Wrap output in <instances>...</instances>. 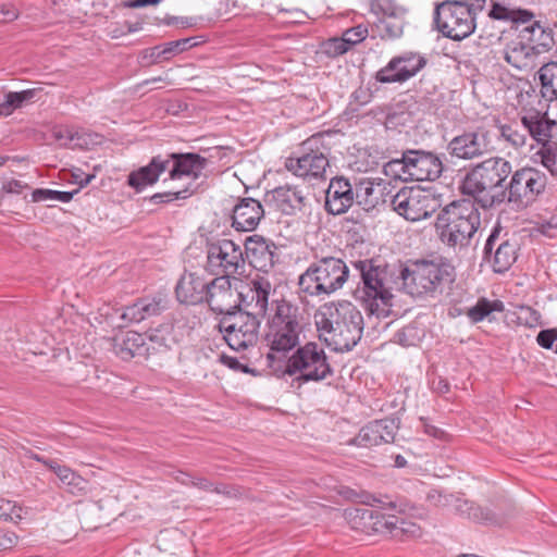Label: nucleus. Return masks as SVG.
Here are the masks:
<instances>
[{"label":"nucleus","mask_w":557,"mask_h":557,"mask_svg":"<svg viewBox=\"0 0 557 557\" xmlns=\"http://www.w3.org/2000/svg\"><path fill=\"white\" fill-rule=\"evenodd\" d=\"M314 323L319 338L334 351H349L360 341L363 317L350 301L326 302L315 311Z\"/></svg>","instance_id":"nucleus-1"},{"label":"nucleus","mask_w":557,"mask_h":557,"mask_svg":"<svg viewBox=\"0 0 557 557\" xmlns=\"http://www.w3.org/2000/svg\"><path fill=\"white\" fill-rule=\"evenodd\" d=\"M273 315L268 321L264 342L269 351L265 356L268 366L274 371L281 370L282 361L299 345L302 331L299 308L281 299L275 302Z\"/></svg>","instance_id":"nucleus-2"},{"label":"nucleus","mask_w":557,"mask_h":557,"mask_svg":"<svg viewBox=\"0 0 557 557\" xmlns=\"http://www.w3.org/2000/svg\"><path fill=\"white\" fill-rule=\"evenodd\" d=\"M349 277L347 264L339 258L324 257L317 260L298 277L300 299L323 300L344 287Z\"/></svg>","instance_id":"nucleus-3"},{"label":"nucleus","mask_w":557,"mask_h":557,"mask_svg":"<svg viewBox=\"0 0 557 557\" xmlns=\"http://www.w3.org/2000/svg\"><path fill=\"white\" fill-rule=\"evenodd\" d=\"M404 290L413 296H434L455 278V268L445 258L421 259L409 262L401 271Z\"/></svg>","instance_id":"nucleus-4"},{"label":"nucleus","mask_w":557,"mask_h":557,"mask_svg":"<svg viewBox=\"0 0 557 557\" xmlns=\"http://www.w3.org/2000/svg\"><path fill=\"white\" fill-rule=\"evenodd\" d=\"M359 272L361 283L357 288V297L366 311L376 318L391 314L393 295L387 281L386 268L374 264L373 260L364 259L354 263Z\"/></svg>","instance_id":"nucleus-5"},{"label":"nucleus","mask_w":557,"mask_h":557,"mask_svg":"<svg viewBox=\"0 0 557 557\" xmlns=\"http://www.w3.org/2000/svg\"><path fill=\"white\" fill-rule=\"evenodd\" d=\"M435 226L444 244L465 246L480 226V213L470 199L454 201L437 215Z\"/></svg>","instance_id":"nucleus-6"},{"label":"nucleus","mask_w":557,"mask_h":557,"mask_svg":"<svg viewBox=\"0 0 557 557\" xmlns=\"http://www.w3.org/2000/svg\"><path fill=\"white\" fill-rule=\"evenodd\" d=\"M284 374L294 376L298 382H320L333 375V369L325 351L313 342L298 347L284 361Z\"/></svg>","instance_id":"nucleus-7"},{"label":"nucleus","mask_w":557,"mask_h":557,"mask_svg":"<svg viewBox=\"0 0 557 557\" xmlns=\"http://www.w3.org/2000/svg\"><path fill=\"white\" fill-rule=\"evenodd\" d=\"M394 210L407 221L430 218L441 207V194L433 187L412 185L401 188L392 200Z\"/></svg>","instance_id":"nucleus-8"},{"label":"nucleus","mask_w":557,"mask_h":557,"mask_svg":"<svg viewBox=\"0 0 557 557\" xmlns=\"http://www.w3.org/2000/svg\"><path fill=\"white\" fill-rule=\"evenodd\" d=\"M472 8L466 1H445L434 13L437 29L453 40H462L475 29Z\"/></svg>","instance_id":"nucleus-9"},{"label":"nucleus","mask_w":557,"mask_h":557,"mask_svg":"<svg viewBox=\"0 0 557 557\" xmlns=\"http://www.w3.org/2000/svg\"><path fill=\"white\" fill-rule=\"evenodd\" d=\"M260 320L250 312L234 311L224 315L220 323V332L234 350L246 349L258 338Z\"/></svg>","instance_id":"nucleus-10"},{"label":"nucleus","mask_w":557,"mask_h":557,"mask_svg":"<svg viewBox=\"0 0 557 557\" xmlns=\"http://www.w3.org/2000/svg\"><path fill=\"white\" fill-rule=\"evenodd\" d=\"M208 265L211 271L224 277L242 275L245 272L246 259L240 245L231 239L211 243L207 251Z\"/></svg>","instance_id":"nucleus-11"},{"label":"nucleus","mask_w":557,"mask_h":557,"mask_svg":"<svg viewBox=\"0 0 557 557\" xmlns=\"http://www.w3.org/2000/svg\"><path fill=\"white\" fill-rule=\"evenodd\" d=\"M321 134H317L305 140L296 157H289L285 161V169L293 174H325L330 166V160L325 147L321 148Z\"/></svg>","instance_id":"nucleus-12"},{"label":"nucleus","mask_w":557,"mask_h":557,"mask_svg":"<svg viewBox=\"0 0 557 557\" xmlns=\"http://www.w3.org/2000/svg\"><path fill=\"white\" fill-rule=\"evenodd\" d=\"M507 176H465L460 184L463 195L471 196L482 208H490L496 202H502L506 195L503 185Z\"/></svg>","instance_id":"nucleus-13"},{"label":"nucleus","mask_w":557,"mask_h":557,"mask_svg":"<svg viewBox=\"0 0 557 557\" xmlns=\"http://www.w3.org/2000/svg\"><path fill=\"white\" fill-rule=\"evenodd\" d=\"M426 64L424 57L407 52L398 57H394L386 66L381 69L375 78L380 83H403L414 76Z\"/></svg>","instance_id":"nucleus-14"},{"label":"nucleus","mask_w":557,"mask_h":557,"mask_svg":"<svg viewBox=\"0 0 557 557\" xmlns=\"http://www.w3.org/2000/svg\"><path fill=\"white\" fill-rule=\"evenodd\" d=\"M52 136L61 147L78 150H92L104 141L103 135L81 127H55Z\"/></svg>","instance_id":"nucleus-15"},{"label":"nucleus","mask_w":557,"mask_h":557,"mask_svg":"<svg viewBox=\"0 0 557 557\" xmlns=\"http://www.w3.org/2000/svg\"><path fill=\"white\" fill-rule=\"evenodd\" d=\"M273 287L269 278L257 275L246 286V290L238 293L242 304L255 317H264L268 311L269 298Z\"/></svg>","instance_id":"nucleus-16"},{"label":"nucleus","mask_w":557,"mask_h":557,"mask_svg":"<svg viewBox=\"0 0 557 557\" xmlns=\"http://www.w3.org/2000/svg\"><path fill=\"white\" fill-rule=\"evenodd\" d=\"M276 245L260 235H251L245 240V255L250 265L258 271L268 272L275 263Z\"/></svg>","instance_id":"nucleus-17"},{"label":"nucleus","mask_w":557,"mask_h":557,"mask_svg":"<svg viewBox=\"0 0 557 557\" xmlns=\"http://www.w3.org/2000/svg\"><path fill=\"white\" fill-rule=\"evenodd\" d=\"M355 193L351 183L345 176H333L325 193V210L339 215L354 203Z\"/></svg>","instance_id":"nucleus-18"},{"label":"nucleus","mask_w":557,"mask_h":557,"mask_svg":"<svg viewBox=\"0 0 557 557\" xmlns=\"http://www.w3.org/2000/svg\"><path fill=\"white\" fill-rule=\"evenodd\" d=\"M238 294L231 288L228 277L220 276L208 283L205 300L211 310L224 315L232 313L231 309L235 307Z\"/></svg>","instance_id":"nucleus-19"},{"label":"nucleus","mask_w":557,"mask_h":557,"mask_svg":"<svg viewBox=\"0 0 557 557\" xmlns=\"http://www.w3.org/2000/svg\"><path fill=\"white\" fill-rule=\"evenodd\" d=\"M264 215L262 205L253 198H243L235 205L232 214V226L236 231L251 232Z\"/></svg>","instance_id":"nucleus-20"},{"label":"nucleus","mask_w":557,"mask_h":557,"mask_svg":"<svg viewBox=\"0 0 557 557\" xmlns=\"http://www.w3.org/2000/svg\"><path fill=\"white\" fill-rule=\"evenodd\" d=\"M395 437L393 421L376 420L363 426L354 438V444L359 447L370 448L383 443H391Z\"/></svg>","instance_id":"nucleus-21"},{"label":"nucleus","mask_w":557,"mask_h":557,"mask_svg":"<svg viewBox=\"0 0 557 557\" xmlns=\"http://www.w3.org/2000/svg\"><path fill=\"white\" fill-rule=\"evenodd\" d=\"M428 499L437 507H451L457 512L466 515L473 520H488L490 511L475 507L468 500L455 497L450 494H443L441 491L432 490L428 494Z\"/></svg>","instance_id":"nucleus-22"},{"label":"nucleus","mask_w":557,"mask_h":557,"mask_svg":"<svg viewBox=\"0 0 557 557\" xmlns=\"http://www.w3.org/2000/svg\"><path fill=\"white\" fill-rule=\"evenodd\" d=\"M208 282L197 272H185L176 284V299L196 305L205 300Z\"/></svg>","instance_id":"nucleus-23"},{"label":"nucleus","mask_w":557,"mask_h":557,"mask_svg":"<svg viewBox=\"0 0 557 557\" xmlns=\"http://www.w3.org/2000/svg\"><path fill=\"white\" fill-rule=\"evenodd\" d=\"M519 38H522L539 55L548 52L555 46V33L542 25L539 21L532 22L529 26L519 29Z\"/></svg>","instance_id":"nucleus-24"},{"label":"nucleus","mask_w":557,"mask_h":557,"mask_svg":"<svg viewBox=\"0 0 557 557\" xmlns=\"http://www.w3.org/2000/svg\"><path fill=\"white\" fill-rule=\"evenodd\" d=\"M504 58L507 63L518 70L532 69L537 54L522 38L511 40L504 50Z\"/></svg>","instance_id":"nucleus-25"},{"label":"nucleus","mask_w":557,"mask_h":557,"mask_svg":"<svg viewBox=\"0 0 557 557\" xmlns=\"http://www.w3.org/2000/svg\"><path fill=\"white\" fill-rule=\"evenodd\" d=\"M304 193L292 186H281L271 191V200L277 210L290 215L300 210L304 205Z\"/></svg>","instance_id":"nucleus-26"},{"label":"nucleus","mask_w":557,"mask_h":557,"mask_svg":"<svg viewBox=\"0 0 557 557\" xmlns=\"http://www.w3.org/2000/svg\"><path fill=\"white\" fill-rule=\"evenodd\" d=\"M384 190L385 186L382 184L381 178L367 177L359 182L354 193L360 205L367 208H374L384 201Z\"/></svg>","instance_id":"nucleus-27"},{"label":"nucleus","mask_w":557,"mask_h":557,"mask_svg":"<svg viewBox=\"0 0 557 557\" xmlns=\"http://www.w3.org/2000/svg\"><path fill=\"white\" fill-rule=\"evenodd\" d=\"M49 469L58 476L66 491L73 495H85L88 492V481L70 467L59 462H49Z\"/></svg>","instance_id":"nucleus-28"},{"label":"nucleus","mask_w":557,"mask_h":557,"mask_svg":"<svg viewBox=\"0 0 557 557\" xmlns=\"http://www.w3.org/2000/svg\"><path fill=\"white\" fill-rule=\"evenodd\" d=\"M522 124L524 131L537 143L543 144V147L550 145L552 132L557 128V123L545 116H523Z\"/></svg>","instance_id":"nucleus-29"},{"label":"nucleus","mask_w":557,"mask_h":557,"mask_svg":"<svg viewBox=\"0 0 557 557\" xmlns=\"http://www.w3.org/2000/svg\"><path fill=\"white\" fill-rule=\"evenodd\" d=\"M410 169L425 174H442L444 168L441 159L433 152L424 150H408Z\"/></svg>","instance_id":"nucleus-30"},{"label":"nucleus","mask_w":557,"mask_h":557,"mask_svg":"<svg viewBox=\"0 0 557 557\" xmlns=\"http://www.w3.org/2000/svg\"><path fill=\"white\" fill-rule=\"evenodd\" d=\"M451 153L458 158L470 159L481 153L482 144L476 133H466L449 143Z\"/></svg>","instance_id":"nucleus-31"},{"label":"nucleus","mask_w":557,"mask_h":557,"mask_svg":"<svg viewBox=\"0 0 557 557\" xmlns=\"http://www.w3.org/2000/svg\"><path fill=\"white\" fill-rule=\"evenodd\" d=\"M542 97L548 101L557 99V62L550 61L537 72Z\"/></svg>","instance_id":"nucleus-32"},{"label":"nucleus","mask_w":557,"mask_h":557,"mask_svg":"<svg viewBox=\"0 0 557 557\" xmlns=\"http://www.w3.org/2000/svg\"><path fill=\"white\" fill-rule=\"evenodd\" d=\"M37 94V89H26L22 91H10L4 95V100L0 102V115L9 116L16 109L30 102Z\"/></svg>","instance_id":"nucleus-33"},{"label":"nucleus","mask_w":557,"mask_h":557,"mask_svg":"<svg viewBox=\"0 0 557 557\" xmlns=\"http://www.w3.org/2000/svg\"><path fill=\"white\" fill-rule=\"evenodd\" d=\"M346 517L352 529L360 531L364 534L373 533V508H354L346 512Z\"/></svg>","instance_id":"nucleus-34"},{"label":"nucleus","mask_w":557,"mask_h":557,"mask_svg":"<svg viewBox=\"0 0 557 557\" xmlns=\"http://www.w3.org/2000/svg\"><path fill=\"white\" fill-rule=\"evenodd\" d=\"M176 483L197 486L201 490L212 491L218 494H223L227 497H237L240 494L239 491L233 486L221 484L213 487V485L205 479H197L195 481L189 474L182 471H176Z\"/></svg>","instance_id":"nucleus-35"},{"label":"nucleus","mask_w":557,"mask_h":557,"mask_svg":"<svg viewBox=\"0 0 557 557\" xmlns=\"http://www.w3.org/2000/svg\"><path fill=\"white\" fill-rule=\"evenodd\" d=\"M144 343L145 341L141 334L127 332L121 341L115 339L114 351L123 360H128L138 352Z\"/></svg>","instance_id":"nucleus-36"},{"label":"nucleus","mask_w":557,"mask_h":557,"mask_svg":"<svg viewBox=\"0 0 557 557\" xmlns=\"http://www.w3.org/2000/svg\"><path fill=\"white\" fill-rule=\"evenodd\" d=\"M516 245L505 240L498 245L493 257V269L495 272L503 273L507 271L516 261Z\"/></svg>","instance_id":"nucleus-37"},{"label":"nucleus","mask_w":557,"mask_h":557,"mask_svg":"<svg viewBox=\"0 0 557 557\" xmlns=\"http://www.w3.org/2000/svg\"><path fill=\"white\" fill-rule=\"evenodd\" d=\"M149 341L154 344L153 348L170 350L174 344V324L166 322L147 332Z\"/></svg>","instance_id":"nucleus-38"},{"label":"nucleus","mask_w":557,"mask_h":557,"mask_svg":"<svg viewBox=\"0 0 557 557\" xmlns=\"http://www.w3.org/2000/svg\"><path fill=\"white\" fill-rule=\"evenodd\" d=\"M207 159L198 153H176V174H200Z\"/></svg>","instance_id":"nucleus-39"},{"label":"nucleus","mask_w":557,"mask_h":557,"mask_svg":"<svg viewBox=\"0 0 557 557\" xmlns=\"http://www.w3.org/2000/svg\"><path fill=\"white\" fill-rule=\"evenodd\" d=\"M504 310V304L500 300H488L486 298H480L476 304L469 308L467 315L474 322H481L487 318L492 312H502Z\"/></svg>","instance_id":"nucleus-40"},{"label":"nucleus","mask_w":557,"mask_h":557,"mask_svg":"<svg viewBox=\"0 0 557 557\" xmlns=\"http://www.w3.org/2000/svg\"><path fill=\"white\" fill-rule=\"evenodd\" d=\"M510 315L515 318L512 321L518 325H522L529 329H533L542 324L540 312L530 306H517L511 311Z\"/></svg>","instance_id":"nucleus-41"},{"label":"nucleus","mask_w":557,"mask_h":557,"mask_svg":"<svg viewBox=\"0 0 557 557\" xmlns=\"http://www.w3.org/2000/svg\"><path fill=\"white\" fill-rule=\"evenodd\" d=\"M511 166L508 161L503 158L494 157L478 163L471 174H510Z\"/></svg>","instance_id":"nucleus-42"},{"label":"nucleus","mask_w":557,"mask_h":557,"mask_svg":"<svg viewBox=\"0 0 557 557\" xmlns=\"http://www.w3.org/2000/svg\"><path fill=\"white\" fill-rule=\"evenodd\" d=\"M28 515V509L13 500L0 499V520L18 523Z\"/></svg>","instance_id":"nucleus-43"},{"label":"nucleus","mask_w":557,"mask_h":557,"mask_svg":"<svg viewBox=\"0 0 557 557\" xmlns=\"http://www.w3.org/2000/svg\"><path fill=\"white\" fill-rule=\"evenodd\" d=\"M398 522V516L394 513L374 510L373 533L389 534L393 536L394 528Z\"/></svg>","instance_id":"nucleus-44"},{"label":"nucleus","mask_w":557,"mask_h":557,"mask_svg":"<svg viewBox=\"0 0 557 557\" xmlns=\"http://www.w3.org/2000/svg\"><path fill=\"white\" fill-rule=\"evenodd\" d=\"M421 534L422 531L420 525L412 521H407L406 519L398 517V522L394 528L393 537L414 539L421 536Z\"/></svg>","instance_id":"nucleus-45"},{"label":"nucleus","mask_w":557,"mask_h":557,"mask_svg":"<svg viewBox=\"0 0 557 557\" xmlns=\"http://www.w3.org/2000/svg\"><path fill=\"white\" fill-rule=\"evenodd\" d=\"M527 178L528 176H511L508 186L510 201H522L525 199V201L529 202Z\"/></svg>","instance_id":"nucleus-46"},{"label":"nucleus","mask_w":557,"mask_h":557,"mask_svg":"<svg viewBox=\"0 0 557 557\" xmlns=\"http://www.w3.org/2000/svg\"><path fill=\"white\" fill-rule=\"evenodd\" d=\"M500 135L516 148L522 147L525 144V131L524 128L520 131L517 125H502Z\"/></svg>","instance_id":"nucleus-47"},{"label":"nucleus","mask_w":557,"mask_h":557,"mask_svg":"<svg viewBox=\"0 0 557 557\" xmlns=\"http://www.w3.org/2000/svg\"><path fill=\"white\" fill-rule=\"evenodd\" d=\"M140 304L144 320L160 314L168 307V302L161 297L152 299L143 298L140 299Z\"/></svg>","instance_id":"nucleus-48"},{"label":"nucleus","mask_w":557,"mask_h":557,"mask_svg":"<svg viewBox=\"0 0 557 557\" xmlns=\"http://www.w3.org/2000/svg\"><path fill=\"white\" fill-rule=\"evenodd\" d=\"M533 224L532 233H539L548 238L557 236V215H552L548 220L540 219Z\"/></svg>","instance_id":"nucleus-49"},{"label":"nucleus","mask_w":557,"mask_h":557,"mask_svg":"<svg viewBox=\"0 0 557 557\" xmlns=\"http://www.w3.org/2000/svg\"><path fill=\"white\" fill-rule=\"evenodd\" d=\"M371 507H376V510L405 512L406 506L403 503H397L387 496L384 497H372V502L369 503Z\"/></svg>","instance_id":"nucleus-50"},{"label":"nucleus","mask_w":557,"mask_h":557,"mask_svg":"<svg viewBox=\"0 0 557 557\" xmlns=\"http://www.w3.org/2000/svg\"><path fill=\"white\" fill-rule=\"evenodd\" d=\"M408 150L403 152L401 158L393 159L383 165V174H401L410 170L408 163Z\"/></svg>","instance_id":"nucleus-51"},{"label":"nucleus","mask_w":557,"mask_h":557,"mask_svg":"<svg viewBox=\"0 0 557 557\" xmlns=\"http://www.w3.org/2000/svg\"><path fill=\"white\" fill-rule=\"evenodd\" d=\"M347 42L343 36L331 38L324 42V52L332 58L342 55L350 49Z\"/></svg>","instance_id":"nucleus-52"},{"label":"nucleus","mask_w":557,"mask_h":557,"mask_svg":"<svg viewBox=\"0 0 557 557\" xmlns=\"http://www.w3.org/2000/svg\"><path fill=\"white\" fill-rule=\"evenodd\" d=\"M542 163L550 172L557 174V144L544 146L542 149Z\"/></svg>","instance_id":"nucleus-53"},{"label":"nucleus","mask_w":557,"mask_h":557,"mask_svg":"<svg viewBox=\"0 0 557 557\" xmlns=\"http://www.w3.org/2000/svg\"><path fill=\"white\" fill-rule=\"evenodd\" d=\"M368 36V28L364 25H357L344 32L343 38L348 41L349 48L361 42Z\"/></svg>","instance_id":"nucleus-54"},{"label":"nucleus","mask_w":557,"mask_h":557,"mask_svg":"<svg viewBox=\"0 0 557 557\" xmlns=\"http://www.w3.org/2000/svg\"><path fill=\"white\" fill-rule=\"evenodd\" d=\"M510 16L511 17L509 21L517 24L518 30L524 26H529L532 22H534V14L525 9H511Z\"/></svg>","instance_id":"nucleus-55"},{"label":"nucleus","mask_w":557,"mask_h":557,"mask_svg":"<svg viewBox=\"0 0 557 557\" xmlns=\"http://www.w3.org/2000/svg\"><path fill=\"white\" fill-rule=\"evenodd\" d=\"M166 163L168 161L162 160L160 157H154L149 164L139 168L137 171H132L129 174H161L166 170Z\"/></svg>","instance_id":"nucleus-56"},{"label":"nucleus","mask_w":557,"mask_h":557,"mask_svg":"<svg viewBox=\"0 0 557 557\" xmlns=\"http://www.w3.org/2000/svg\"><path fill=\"white\" fill-rule=\"evenodd\" d=\"M121 318L123 320H126L128 322H132V323H139L144 320V315H143V311H141V304H140V299L137 300L136 302H134L133 305L131 306H127Z\"/></svg>","instance_id":"nucleus-57"},{"label":"nucleus","mask_w":557,"mask_h":557,"mask_svg":"<svg viewBox=\"0 0 557 557\" xmlns=\"http://www.w3.org/2000/svg\"><path fill=\"white\" fill-rule=\"evenodd\" d=\"M94 177L95 176H85L84 178L79 180L77 182L79 186L72 191L54 190V201H60L64 203L70 202L73 199V197L81 190V188L87 186Z\"/></svg>","instance_id":"nucleus-58"},{"label":"nucleus","mask_w":557,"mask_h":557,"mask_svg":"<svg viewBox=\"0 0 557 557\" xmlns=\"http://www.w3.org/2000/svg\"><path fill=\"white\" fill-rule=\"evenodd\" d=\"M557 339V329L542 330L537 336V344L544 349H553Z\"/></svg>","instance_id":"nucleus-59"},{"label":"nucleus","mask_w":557,"mask_h":557,"mask_svg":"<svg viewBox=\"0 0 557 557\" xmlns=\"http://www.w3.org/2000/svg\"><path fill=\"white\" fill-rule=\"evenodd\" d=\"M397 342L403 346H412L414 345V339L417 337V327L412 325H407L398 331L395 335Z\"/></svg>","instance_id":"nucleus-60"},{"label":"nucleus","mask_w":557,"mask_h":557,"mask_svg":"<svg viewBox=\"0 0 557 557\" xmlns=\"http://www.w3.org/2000/svg\"><path fill=\"white\" fill-rule=\"evenodd\" d=\"M203 36H193L186 38H176V54L189 50L190 48L197 47L203 44Z\"/></svg>","instance_id":"nucleus-61"},{"label":"nucleus","mask_w":557,"mask_h":557,"mask_svg":"<svg viewBox=\"0 0 557 557\" xmlns=\"http://www.w3.org/2000/svg\"><path fill=\"white\" fill-rule=\"evenodd\" d=\"M128 185L136 191H141L147 186H152L159 178V176H127Z\"/></svg>","instance_id":"nucleus-62"},{"label":"nucleus","mask_w":557,"mask_h":557,"mask_svg":"<svg viewBox=\"0 0 557 557\" xmlns=\"http://www.w3.org/2000/svg\"><path fill=\"white\" fill-rule=\"evenodd\" d=\"M544 176H528V197L529 201L533 200L545 187Z\"/></svg>","instance_id":"nucleus-63"},{"label":"nucleus","mask_w":557,"mask_h":557,"mask_svg":"<svg viewBox=\"0 0 557 557\" xmlns=\"http://www.w3.org/2000/svg\"><path fill=\"white\" fill-rule=\"evenodd\" d=\"M384 30L389 38H397L403 33V26L393 17L384 18L382 21Z\"/></svg>","instance_id":"nucleus-64"}]
</instances>
